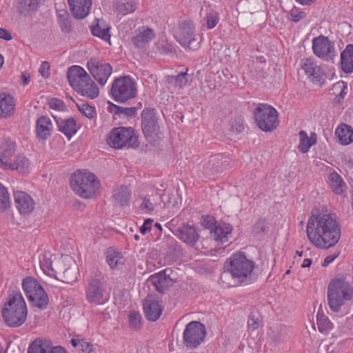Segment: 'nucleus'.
Returning <instances> with one entry per match:
<instances>
[{
	"label": "nucleus",
	"mask_w": 353,
	"mask_h": 353,
	"mask_svg": "<svg viewBox=\"0 0 353 353\" xmlns=\"http://www.w3.org/2000/svg\"><path fill=\"white\" fill-rule=\"evenodd\" d=\"M307 236L316 248L328 249L340 239L341 228L334 214L327 211L312 214L307 223Z\"/></svg>",
	"instance_id": "obj_1"
},
{
	"label": "nucleus",
	"mask_w": 353,
	"mask_h": 353,
	"mask_svg": "<svg viewBox=\"0 0 353 353\" xmlns=\"http://www.w3.org/2000/svg\"><path fill=\"white\" fill-rule=\"evenodd\" d=\"M4 321L10 327H19L26 319L27 308L21 294L15 292L5 303L2 311Z\"/></svg>",
	"instance_id": "obj_2"
},
{
	"label": "nucleus",
	"mask_w": 353,
	"mask_h": 353,
	"mask_svg": "<svg viewBox=\"0 0 353 353\" xmlns=\"http://www.w3.org/2000/svg\"><path fill=\"white\" fill-rule=\"evenodd\" d=\"M353 288L342 278L332 279L327 286V301L332 311L338 312L346 301L352 299Z\"/></svg>",
	"instance_id": "obj_3"
},
{
	"label": "nucleus",
	"mask_w": 353,
	"mask_h": 353,
	"mask_svg": "<svg viewBox=\"0 0 353 353\" xmlns=\"http://www.w3.org/2000/svg\"><path fill=\"white\" fill-rule=\"evenodd\" d=\"M73 190L84 199H91L97 195L100 188L99 181L90 172H74L71 178Z\"/></svg>",
	"instance_id": "obj_4"
},
{
	"label": "nucleus",
	"mask_w": 353,
	"mask_h": 353,
	"mask_svg": "<svg viewBox=\"0 0 353 353\" xmlns=\"http://www.w3.org/2000/svg\"><path fill=\"white\" fill-rule=\"evenodd\" d=\"M256 125L263 132H272L279 125L276 110L266 103H259L253 112Z\"/></svg>",
	"instance_id": "obj_5"
},
{
	"label": "nucleus",
	"mask_w": 353,
	"mask_h": 353,
	"mask_svg": "<svg viewBox=\"0 0 353 353\" xmlns=\"http://www.w3.org/2000/svg\"><path fill=\"white\" fill-rule=\"evenodd\" d=\"M228 271L233 278L240 282L250 277L254 268V262L248 259L243 252L233 254L228 259Z\"/></svg>",
	"instance_id": "obj_6"
},
{
	"label": "nucleus",
	"mask_w": 353,
	"mask_h": 353,
	"mask_svg": "<svg viewBox=\"0 0 353 353\" xmlns=\"http://www.w3.org/2000/svg\"><path fill=\"white\" fill-rule=\"evenodd\" d=\"M23 290L30 301L34 306L39 309H45L48 303V296L39 282L32 276L23 280Z\"/></svg>",
	"instance_id": "obj_7"
},
{
	"label": "nucleus",
	"mask_w": 353,
	"mask_h": 353,
	"mask_svg": "<svg viewBox=\"0 0 353 353\" xmlns=\"http://www.w3.org/2000/svg\"><path fill=\"white\" fill-rule=\"evenodd\" d=\"M110 92L116 101L126 102L136 97L137 94L136 83L129 76L117 78L112 84Z\"/></svg>",
	"instance_id": "obj_8"
},
{
	"label": "nucleus",
	"mask_w": 353,
	"mask_h": 353,
	"mask_svg": "<svg viewBox=\"0 0 353 353\" xmlns=\"http://www.w3.org/2000/svg\"><path fill=\"white\" fill-rule=\"evenodd\" d=\"M109 143L114 148H134L138 146L137 137L132 128L119 127L114 128L109 134Z\"/></svg>",
	"instance_id": "obj_9"
},
{
	"label": "nucleus",
	"mask_w": 353,
	"mask_h": 353,
	"mask_svg": "<svg viewBox=\"0 0 353 353\" xmlns=\"http://www.w3.org/2000/svg\"><path fill=\"white\" fill-rule=\"evenodd\" d=\"M206 335L205 327L199 321H192L188 323L183 332L184 345L194 349L201 344Z\"/></svg>",
	"instance_id": "obj_10"
},
{
	"label": "nucleus",
	"mask_w": 353,
	"mask_h": 353,
	"mask_svg": "<svg viewBox=\"0 0 353 353\" xmlns=\"http://www.w3.org/2000/svg\"><path fill=\"white\" fill-rule=\"evenodd\" d=\"M312 50L314 54L327 62H333L337 56L334 43L327 37L320 35L312 39Z\"/></svg>",
	"instance_id": "obj_11"
},
{
	"label": "nucleus",
	"mask_w": 353,
	"mask_h": 353,
	"mask_svg": "<svg viewBox=\"0 0 353 353\" xmlns=\"http://www.w3.org/2000/svg\"><path fill=\"white\" fill-rule=\"evenodd\" d=\"M194 26L191 21H183L179 23L174 37L181 45L190 49L196 48L199 42H196L194 34Z\"/></svg>",
	"instance_id": "obj_12"
},
{
	"label": "nucleus",
	"mask_w": 353,
	"mask_h": 353,
	"mask_svg": "<svg viewBox=\"0 0 353 353\" xmlns=\"http://www.w3.org/2000/svg\"><path fill=\"white\" fill-rule=\"evenodd\" d=\"M85 298L90 303L94 305H103L108 301V296L99 279H92L88 281Z\"/></svg>",
	"instance_id": "obj_13"
},
{
	"label": "nucleus",
	"mask_w": 353,
	"mask_h": 353,
	"mask_svg": "<svg viewBox=\"0 0 353 353\" xmlns=\"http://www.w3.org/2000/svg\"><path fill=\"white\" fill-rule=\"evenodd\" d=\"M87 68L94 79L101 85H104L112 72L109 63H100L97 59H91L87 63Z\"/></svg>",
	"instance_id": "obj_14"
},
{
	"label": "nucleus",
	"mask_w": 353,
	"mask_h": 353,
	"mask_svg": "<svg viewBox=\"0 0 353 353\" xmlns=\"http://www.w3.org/2000/svg\"><path fill=\"white\" fill-rule=\"evenodd\" d=\"M181 241L190 246H194L200 239L199 230L193 225L183 223L173 232Z\"/></svg>",
	"instance_id": "obj_15"
},
{
	"label": "nucleus",
	"mask_w": 353,
	"mask_h": 353,
	"mask_svg": "<svg viewBox=\"0 0 353 353\" xmlns=\"http://www.w3.org/2000/svg\"><path fill=\"white\" fill-rule=\"evenodd\" d=\"M143 132L147 138L152 137L159 130L157 118L154 109L144 108L141 113Z\"/></svg>",
	"instance_id": "obj_16"
},
{
	"label": "nucleus",
	"mask_w": 353,
	"mask_h": 353,
	"mask_svg": "<svg viewBox=\"0 0 353 353\" xmlns=\"http://www.w3.org/2000/svg\"><path fill=\"white\" fill-rule=\"evenodd\" d=\"M301 70L307 78L314 83H320L323 80L324 72L313 58L302 59Z\"/></svg>",
	"instance_id": "obj_17"
},
{
	"label": "nucleus",
	"mask_w": 353,
	"mask_h": 353,
	"mask_svg": "<svg viewBox=\"0 0 353 353\" xmlns=\"http://www.w3.org/2000/svg\"><path fill=\"white\" fill-rule=\"evenodd\" d=\"M143 312L146 319L150 321H156L161 315L163 307L158 299L152 295H148L144 299Z\"/></svg>",
	"instance_id": "obj_18"
},
{
	"label": "nucleus",
	"mask_w": 353,
	"mask_h": 353,
	"mask_svg": "<svg viewBox=\"0 0 353 353\" xmlns=\"http://www.w3.org/2000/svg\"><path fill=\"white\" fill-rule=\"evenodd\" d=\"M67 78L74 90L81 85L85 81H90V76L79 65H72L68 69Z\"/></svg>",
	"instance_id": "obj_19"
},
{
	"label": "nucleus",
	"mask_w": 353,
	"mask_h": 353,
	"mask_svg": "<svg viewBox=\"0 0 353 353\" xmlns=\"http://www.w3.org/2000/svg\"><path fill=\"white\" fill-rule=\"evenodd\" d=\"M223 158L221 154H214L205 159L200 165V169L205 176H210L223 170Z\"/></svg>",
	"instance_id": "obj_20"
},
{
	"label": "nucleus",
	"mask_w": 353,
	"mask_h": 353,
	"mask_svg": "<svg viewBox=\"0 0 353 353\" xmlns=\"http://www.w3.org/2000/svg\"><path fill=\"white\" fill-rule=\"evenodd\" d=\"M72 16L77 19L85 18L90 13L92 0H68Z\"/></svg>",
	"instance_id": "obj_21"
},
{
	"label": "nucleus",
	"mask_w": 353,
	"mask_h": 353,
	"mask_svg": "<svg viewBox=\"0 0 353 353\" xmlns=\"http://www.w3.org/2000/svg\"><path fill=\"white\" fill-rule=\"evenodd\" d=\"M16 207L21 214L30 213L34 208V202L32 197L22 191L14 192Z\"/></svg>",
	"instance_id": "obj_22"
},
{
	"label": "nucleus",
	"mask_w": 353,
	"mask_h": 353,
	"mask_svg": "<svg viewBox=\"0 0 353 353\" xmlns=\"http://www.w3.org/2000/svg\"><path fill=\"white\" fill-rule=\"evenodd\" d=\"M15 143L10 139L5 140L0 148V161L5 169H8L13 161L17 155L15 154L16 151Z\"/></svg>",
	"instance_id": "obj_23"
},
{
	"label": "nucleus",
	"mask_w": 353,
	"mask_h": 353,
	"mask_svg": "<svg viewBox=\"0 0 353 353\" xmlns=\"http://www.w3.org/2000/svg\"><path fill=\"white\" fill-rule=\"evenodd\" d=\"M53 130L51 119L45 116L39 117L36 122V134L39 139L46 140L50 137Z\"/></svg>",
	"instance_id": "obj_24"
},
{
	"label": "nucleus",
	"mask_w": 353,
	"mask_h": 353,
	"mask_svg": "<svg viewBox=\"0 0 353 353\" xmlns=\"http://www.w3.org/2000/svg\"><path fill=\"white\" fill-rule=\"evenodd\" d=\"M155 37V33L152 28L143 26L134 32L132 37V42L137 47H142L145 43L152 41Z\"/></svg>",
	"instance_id": "obj_25"
},
{
	"label": "nucleus",
	"mask_w": 353,
	"mask_h": 353,
	"mask_svg": "<svg viewBox=\"0 0 353 353\" xmlns=\"http://www.w3.org/2000/svg\"><path fill=\"white\" fill-rule=\"evenodd\" d=\"M54 119L56 120L59 130L64 134L68 139H70L77 133V122L74 118L70 117L62 119L54 117Z\"/></svg>",
	"instance_id": "obj_26"
},
{
	"label": "nucleus",
	"mask_w": 353,
	"mask_h": 353,
	"mask_svg": "<svg viewBox=\"0 0 353 353\" xmlns=\"http://www.w3.org/2000/svg\"><path fill=\"white\" fill-rule=\"evenodd\" d=\"M232 230V228L230 224L220 223L215 225L214 230L210 231V234L215 241H219L223 243L231 237Z\"/></svg>",
	"instance_id": "obj_27"
},
{
	"label": "nucleus",
	"mask_w": 353,
	"mask_h": 353,
	"mask_svg": "<svg viewBox=\"0 0 353 353\" xmlns=\"http://www.w3.org/2000/svg\"><path fill=\"white\" fill-rule=\"evenodd\" d=\"M41 0H17V10L23 17L35 13L40 6Z\"/></svg>",
	"instance_id": "obj_28"
},
{
	"label": "nucleus",
	"mask_w": 353,
	"mask_h": 353,
	"mask_svg": "<svg viewBox=\"0 0 353 353\" xmlns=\"http://www.w3.org/2000/svg\"><path fill=\"white\" fill-rule=\"evenodd\" d=\"M341 67L345 73L353 72V45L348 44L341 53Z\"/></svg>",
	"instance_id": "obj_29"
},
{
	"label": "nucleus",
	"mask_w": 353,
	"mask_h": 353,
	"mask_svg": "<svg viewBox=\"0 0 353 353\" xmlns=\"http://www.w3.org/2000/svg\"><path fill=\"white\" fill-rule=\"evenodd\" d=\"M335 135L339 142L343 145H348L353 142V130L344 123H341L336 130Z\"/></svg>",
	"instance_id": "obj_30"
},
{
	"label": "nucleus",
	"mask_w": 353,
	"mask_h": 353,
	"mask_svg": "<svg viewBox=\"0 0 353 353\" xmlns=\"http://www.w3.org/2000/svg\"><path fill=\"white\" fill-rule=\"evenodd\" d=\"M75 90L82 96L94 99L99 96V90L97 85L90 77V81H85L84 83L79 85Z\"/></svg>",
	"instance_id": "obj_31"
},
{
	"label": "nucleus",
	"mask_w": 353,
	"mask_h": 353,
	"mask_svg": "<svg viewBox=\"0 0 353 353\" xmlns=\"http://www.w3.org/2000/svg\"><path fill=\"white\" fill-rule=\"evenodd\" d=\"M329 185L336 194H341L347 188L342 177L336 172H331L328 176Z\"/></svg>",
	"instance_id": "obj_32"
},
{
	"label": "nucleus",
	"mask_w": 353,
	"mask_h": 353,
	"mask_svg": "<svg viewBox=\"0 0 353 353\" xmlns=\"http://www.w3.org/2000/svg\"><path fill=\"white\" fill-rule=\"evenodd\" d=\"M150 281L157 292L163 294L167 290L170 280L166 277L165 274L159 272L152 276Z\"/></svg>",
	"instance_id": "obj_33"
},
{
	"label": "nucleus",
	"mask_w": 353,
	"mask_h": 353,
	"mask_svg": "<svg viewBox=\"0 0 353 353\" xmlns=\"http://www.w3.org/2000/svg\"><path fill=\"white\" fill-rule=\"evenodd\" d=\"M14 103L13 98L10 95L2 97L0 95V117H10L14 112Z\"/></svg>",
	"instance_id": "obj_34"
},
{
	"label": "nucleus",
	"mask_w": 353,
	"mask_h": 353,
	"mask_svg": "<svg viewBox=\"0 0 353 353\" xmlns=\"http://www.w3.org/2000/svg\"><path fill=\"white\" fill-rule=\"evenodd\" d=\"M51 344L48 340L37 339L29 346L28 353H49Z\"/></svg>",
	"instance_id": "obj_35"
},
{
	"label": "nucleus",
	"mask_w": 353,
	"mask_h": 353,
	"mask_svg": "<svg viewBox=\"0 0 353 353\" xmlns=\"http://www.w3.org/2000/svg\"><path fill=\"white\" fill-rule=\"evenodd\" d=\"M131 192L127 186L121 185L114 190V199L118 204L123 206L130 202Z\"/></svg>",
	"instance_id": "obj_36"
},
{
	"label": "nucleus",
	"mask_w": 353,
	"mask_h": 353,
	"mask_svg": "<svg viewBox=\"0 0 353 353\" xmlns=\"http://www.w3.org/2000/svg\"><path fill=\"white\" fill-rule=\"evenodd\" d=\"M300 143L299 145V149L303 153L307 152L310 147L316 143V139L314 133L311 134V137H308L307 134L304 130H301L299 133Z\"/></svg>",
	"instance_id": "obj_37"
},
{
	"label": "nucleus",
	"mask_w": 353,
	"mask_h": 353,
	"mask_svg": "<svg viewBox=\"0 0 353 353\" xmlns=\"http://www.w3.org/2000/svg\"><path fill=\"white\" fill-rule=\"evenodd\" d=\"M8 169L17 170L21 174H26L30 171V163L28 159L23 156L17 155L11 162Z\"/></svg>",
	"instance_id": "obj_38"
},
{
	"label": "nucleus",
	"mask_w": 353,
	"mask_h": 353,
	"mask_svg": "<svg viewBox=\"0 0 353 353\" xmlns=\"http://www.w3.org/2000/svg\"><path fill=\"white\" fill-rule=\"evenodd\" d=\"M91 32L94 36L98 37L104 41H110V27L106 26L103 21H99L96 26H92Z\"/></svg>",
	"instance_id": "obj_39"
},
{
	"label": "nucleus",
	"mask_w": 353,
	"mask_h": 353,
	"mask_svg": "<svg viewBox=\"0 0 353 353\" xmlns=\"http://www.w3.org/2000/svg\"><path fill=\"white\" fill-rule=\"evenodd\" d=\"M187 76V71L179 73L177 75H169L166 77V81L175 88H182L188 84Z\"/></svg>",
	"instance_id": "obj_40"
},
{
	"label": "nucleus",
	"mask_w": 353,
	"mask_h": 353,
	"mask_svg": "<svg viewBox=\"0 0 353 353\" xmlns=\"http://www.w3.org/2000/svg\"><path fill=\"white\" fill-rule=\"evenodd\" d=\"M69 14L65 10H60L57 12V21L62 32L68 33L72 30V26L69 19Z\"/></svg>",
	"instance_id": "obj_41"
},
{
	"label": "nucleus",
	"mask_w": 353,
	"mask_h": 353,
	"mask_svg": "<svg viewBox=\"0 0 353 353\" xmlns=\"http://www.w3.org/2000/svg\"><path fill=\"white\" fill-rule=\"evenodd\" d=\"M107 262L112 268H115L124 262L123 256L118 252L109 250L107 252Z\"/></svg>",
	"instance_id": "obj_42"
},
{
	"label": "nucleus",
	"mask_w": 353,
	"mask_h": 353,
	"mask_svg": "<svg viewBox=\"0 0 353 353\" xmlns=\"http://www.w3.org/2000/svg\"><path fill=\"white\" fill-rule=\"evenodd\" d=\"M316 323L319 330L324 334H327L332 328V323L328 318L319 312L316 315Z\"/></svg>",
	"instance_id": "obj_43"
},
{
	"label": "nucleus",
	"mask_w": 353,
	"mask_h": 353,
	"mask_svg": "<svg viewBox=\"0 0 353 353\" xmlns=\"http://www.w3.org/2000/svg\"><path fill=\"white\" fill-rule=\"evenodd\" d=\"M137 8L136 3L131 1L125 3L119 2L116 4V10L118 13L122 15H126L133 12Z\"/></svg>",
	"instance_id": "obj_44"
},
{
	"label": "nucleus",
	"mask_w": 353,
	"mask_h": 353,
	"mask_svg": "<svg viewBox=\"0 0 353 353\" xmlns=\"http://www.w3.org/2000/svg\"><path fill=\"white\" fill-rule=\"evenodd\" d=\"M9 194L6 188L0 183V212H4L10 207Z\"/></svg>",
	"instance_id": "obj_45"
},
{
	"label": "nucleus",
	"mask_w": 353,
	"mask_h": 353,
	"mask_svg": "<svg viewBox=\"0 0 353 353\" xmlns=\"http://www.w3.org/2000/svg\"><path fill=\"white\" fill-rule=\"evenodd\" d=\"M130 327L135 330L141 327V315L136 311L130 312L128 316Z\"/></svg>",
	"instance_id": "obj_46"
},
{
	"label": "nucleus",
	"mask_w": 353,
	"mask_h": 353,
	"mask_svg": "<svg viewBox=\"0 0 353 353\" xmlns=\"http://www.w3.org/2000/svg\"><path fill=\"white\" fill-rule=\"evenodd\" d=\"M79 112L88 119H93L96 117L97 112L95 108L88 103L78 105Z\"/></svg>",
	"instance_id": "obj_47"
},
{
	"label": "nucleus",
	"mask_w": 353,
	"mask_h": 353,
	"mask_svg": "<svg viewBox=\"0 0 353 353\" xmlns=\"http://www.w3.org/2000/svg\"><path fill=\"white\" fill-rule=\"evenodd\" d=\"M268 231L267 224L265 219H259L257 220L252 228V233L259 236L263 233H265Z\"/></svg>",
	"instance_id": "obj_48"
},
{
	"label": "nucleus",
	"mask_w": 353,
	"mask_h": 353,
	"mask_svg": "<svg viewBox=\"0 0 353 353\" xmlns=\"http://www.w3.org/2000/svg\"><path fill=\"white\" fill-rule=\"evenodd\" d=\"M114 108L115 114H122L127 116L128 117H134L137 114V109L134 107L124 108L117 105H114Z\"/></svg>",
	"instance_id": "obj_49"
},
{
	"label": "nucleus",
	"mask_w": 353,
	"mask_h": 353,
	"mask_svg": "<svg viewBox=\"0 0 353 353\" xmlns=\"http://www.w3.org/2000/svg\"><path fill=\"white\" fill-rule=\"evenodd\" d=\"M77 272L74 268H69L64 270L63 273V277L64 279L63 282L70 283L76 281L77 279Z\"/></svg>",
	"instance_id": "obj_50"
},
{
	"label": "nucleus",
	"mask_w": 353,
	"mask_h": 353,
	"mask_svg": "<svg viewBox=\"0 0 353 353\" xmlns=\"http://www.w3.org/2000/svg\"><path fill=\"white\" fill-rule=\"evenodd\" d=\"M219 15L216 12H210L206 17L207 27L208 29H212L216 26L219 22Z\"/></svg>",
	"instance_id": "obj_51"
},
{
	"label": "nucleus",
	"mask_w": 353,
	"mask_h": 353,
	"mask_svg": "<svg viewBox=\"0 0 353 353\" xmlns=\"http://www.w3.org/2000/svg\"><path fill=\"white\" fill-rule=\"evenodd\" d=\"M261 323V319L258 315H255L252 313L248 319V327L252 330H256Z\"/></svg>",
	"instance_id": "obj_52"
},
{
	"label": "nucleus",
	"mask_w": 353,
	"mask_h": 353,
	"mask_svg": "<svg viewBox=\"0 0 353 353\" xmlns=\"http://www.w3.org/2000/svg\"><path fill=\"white\" fill-rule=\"evenodd\" d=\"M48 105L52 109L57 110H63L65 106L64 103L61 100L57 98L51 99L48 102Z\"/></svg>",
	"instance_id": "obj_53"
},
{
	"label": "nucleus",
	"mask_w": 353,
	"mask_h": 353,
	"mask_svg": "<svg viewBox=\"0 0 353 353\" xmlns=\"http://www.w3.org/2000/svg\"><path fill=\"white\" fill-rule=\"evenodd\" d=\"M158 50L161 54H168L174 52L173 47L167 42H163L158 46Z\"/></svg>",
	"instance_id": "obj_54"
},
{
	"label": "nucleus",
	"mask_w": 353,
	"mask_h": 353,
	"mask_svg": "<svg viewBox=\"0 0 353 353\" xmlns=\"http://www.w3.org/2000/svg\"><path fill=\"white\" fill-rule=\"evenodd\" d=\"M79 350L84 353H92L93 345L85 339H81Z\"/></svg>",
	"instance_id": "obj_55"
},
{
	"label": "nucleus",
	"mask_w": 353,
	"mask_h": 353,
	"mask_svg": "<svg viewBox=\"0 0 353 353\" xmlns=\"http://www.w3.org/2000/svg\"><path fill=\"white\" fill-rule=\"evenodd\" d=\"M290 16L292 21L298 22L305 18L306 14L304 12L299 11L297 9H293L290 12Z\"/></svg>",
	"instance_id": "obj_56"
},
{
	"label": "nucleus",
	"mask_w": 353,
	"mask_h": 353,
	"mask_svg": "<svg viewBox=\"0 0 353 353\" xmlns=\"http://www.w3.org/2000/svg\"><path fill=\"white\" fill-rule=\"evenodd\" d=\"M39 260L40 265L43 270L46 269L53 270L52 267V261L50 259L47 258L45 255H43L42 256L39 257Z\"/></svg>",
	"instance_id": "obj_57"
},
{
	"label": "nucleus",
	"mask_w": 353,
	"mask_h": 353,
	"mask_svg": "<svg viewBox=\"0 0 353 353\" xmlns=\"http://www.w3.org/2000/svg\"><path fill=\"white\" fill-rule=\"evenodd\" d=\"M50 64L47 61H44L41 63L40 68H39V73L41 75L46 79L50 76Z\"/></svg>",
	"instance_id": "obj_58"
},
{
	"label": "nucleus",
	"mask_w": 353,
	"mask_h": 353,
	"mask_svg": "<svg viewBox=\"0 0 353 353\" xmlns=\"http://www.w3.org/2000/svg\"><path fill=\"white\" fill-rule=\"evenodd\" d=\"M152 223V220L150 219H148L145 221L143 225L140 228V232L142 234H145L147 232L150 231L151 229V225Z\"/></svg>",
	"instance_id": "obj_59"
},
{
	"label": "nucleus",
	"mask_w": 353,
	"mask_h": 353,
	"mask_svg": "<svg viewBox=\"0 0 353 353\" xmlns=\"http://www.w3.org/2000/svg\"><path fill=\"white\" fill-rule=\"evenodd\" d=\"M334 88L336 89V88H339V89H341V92L339 93V97L341 98H344V97L345 96L346 94V92L345 91V89H347V84L343 82V81H341V82H338L335 85H334Z\"/></svg>",
	"instance_id": "obj_60"
},
{
	"label": "nucleus",
	"mask_w": 353,
	"mask_h": 353,
	"mask_svg": "<svg viewBox=\"0 0 353 353\" xmlns=\"http://www.w3.org/2000/svg\"><path fill=\"white\" fill-rule=\"evenodd\" d=\"M141 209L146 210L149 212L153 210V204L146 199H144L140 205Z\"/></svg>",
	"instance_id": "obj_61"
},
{
	"label": "nucleus",
	"mask_w": 353,
	"mask_h": 353,
	"mask_svg": "<svg viewBox=\"0 0 353 353\" xmlns=\"http://www.w3.org/2000/svg\"><path fill=\"white\" fill-rule=\"evenodd\" d=\"M0 38L6 41L12 39V34L9 31L4 28H0Z\"/></svg>",
	"instance_id": "obj_62"
},
{
	"label": "nucleus",
	"mask_w": 353,
	"mask_h": 353,
	"mask_svg": "<svg viewBox=\"0 0 353 353\" xmlns=\"http://www.w3.org/2000/svg\"><path fill=\"white\" fill-rule=\"evenodd\" d=\"M338 254H332V255H329L327 256H326L322 263V265L323 266H327L330 263H332L336 257H337Z\"/></svg>",
	"instance_id": "obj_63"
},
{
	"label": "nucleus",
	"mask_w": 353,
	"mask_h": 353,
	"mask_svg": "<svg viewBox=\"0 0 353 353\" xmlns=\"http://www.w3.org/2000/svg\"><path fill=\"white\" fill-rule=\"evenodd\" d=\"M49 352V353H67L62 347L53 346L52 344L50 345V350Z\"/></svg>",
	"instance_id": "obj_64"
}]
</instances>
